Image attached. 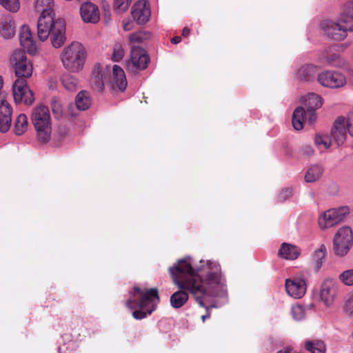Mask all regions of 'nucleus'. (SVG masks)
I'll return each instance as SVG.
<instances>
[{"instance_id": "1", "label": "nucleus", "mask_w": 353, "mask_h": 353, "mask_svg": "<svg viewBox=\"0 0 353 353\" xmlns=\"http://www.w3.org/2000/svg\"><path fill=\"white\" fill-rule=\"evenodd\" d=\"M201 265L193 268L190 257L178 260L176 265L169 268L173 283L179 289L187 290L198 304L205 307L204 296H214L216 288L221 283L220 265L212 261H201Z\"/></svg>"}, {"instance_id": "2", "label": "nucleus", "mask_w": 353, "mask_h": 353, "mask_svg": "<svg viewBox=\"0 0 353 353\" xmlns=\"http://www.w3.org/2000/svg\"><path fill=\"white\" fill-rule=\"evenodd\" d=\"M159 301V297L157 289L151 288L148 290L134 287L125 305L130 309L139 307V310H134L132 312V316L134 319L141 320L151 314L155 310Z\"/></svg>"}, {"instance_id": "3", "label": "nucleus", "mask_w": 353, "mask_h": 353, "mask_svg": "<svg viewBox=\"0 0 353 353\" xmlns=\"http://www.w3.org/2000/svg\"><path fill=\"white\" fill-rule=\"evenodd\" d=\"M86 57L85 47L78 41H73L63 48L60 59L66 70L76 73L83 70Z\"/></svg>"}, {"instance_id": "4", "label": "nucleus", "mask_w": 353, "mask_h": 353, "mask_svg": "<svg viewBox=\"0 0 353 353\" xmlns=\"http://www.w3.org/2000/svg\"><path fill=\"white\" fill-rule=\"evenodd\" d=\"M30 119L36 132L37 141L41 143L49 142L52 134V121L48 108L43 105L34 107Z\"/></svg>"}, {"instance_id": "5", "label": "nucleus", "mask_w": 353, "mask_h": 353, "mask_svg": "<svg viewBox=\"0 0 353 353\" xmlns=\"http://www.w3.org/2000/svg\"><path fill=\"white\" fill-rule=\"evenodd\" d=\"M353 246V230L348 225L339 228L332 238V250L335 255L345 256Z\"/></svg>"}, {"instance_id": "6", "label": "nucleus", "mask_w": 353, "mask_h": 353, "mask_svg": "<svg viewBox=\"0 0 353 353\" xmlns=\"http://www.w3.org/2000/svg\"><path fill=\"white\" fill-rule=\"evenodd\" d=\"M315 79L321 86L332 90L343 89L348 83L347 77L336 70H321L318 72Z\"/></svg>"}, {"instance_id": "7", "label": "nucleus", "mask_w": 353, "mask_h": 353, "mask_svg": "<svg viewBox=\"0 0 353 353\" xmlns=\"http://www.w3.org/2000/svg\"><path fill=\"white\" fill-rule=\"evenodd\" d=\"M349 214L350 209L347 206L330 208L320 213L318 226L321 230L325 231L343 222Z\"/></svg>"}, {"instance_id": "8", "label": "nucleus", "mask_w": 353, "mask_h": 353, "mask_svg": "<svg viewBox=\"0 0 353 353\" xmlns=\"http://www.w3.org/2000/svg\"><path fill=\"white\" fill-rule=\"evenodd\" d=\"M46 35L43 37L40 33V28L37 26L38 37L41 41H46L50 37L51 43L53 47L58 48L61 47L65 41V22L63 19L58 18L52 20L47 25Z\"/></svg>"}, {"instance_id": "9", "label": "nucleus", "mask_w": 353, "mask_h": 353, "mask_svg": "<svg viewBox=\"0 0 353 353\" xmlns=\"http://www.w3.org/2000/svg\"><path fill=\"white\" fill-rule=\"evenodd\" d=\"M34 9L37 12H40L38 19L37 26L40 28V33L43 37L46 34L47 25L52 20L56 19L54 12V0H35Z\"/></svg>"}, {"instance_id": "10", "label": "nucleus", "mask_w": 353, "mask_h": 353, "mask_svg": "<svg viewBox=\"0 0 353 353\" xmlns=\"http://www.w3.org/2000/svg\"><path fill=\"white\" fill-rule=\"evenodd\" d=\"M15 74L18 78H29L32 74L33 68L32 63L26 58L24 51L15 50L10 57Z\"/></svg>"}, {"instance_id": "11", "label": "nucleus", "mask_w": 353, "mask_h": 353, "mask_svg": "<svg viewBox=\"0 0 353 353\" xmlns=\"http://www.w3.org/2000/svg\"><path fill=\"white\" fill-rule=\"evenodd\" d=\"M150 61L146 52L141 48L136 46H132L130 59L126 63V68L129 72L136 73L139 70L145 69Z\"/></svg>"}, {"instance_id": "12", "label": "nucleus", "mask_w": 353, "mask_h": 353, "mask_svg": "<svg viewBox=\"0 0 353 353\" xmlns=\"http://www.w3.org/2000/svg\"><path fill=\"white\" fill-rule=\"evenodd\" d=\"M12 92L16 103H23L30 105L34 101V94L24 79L17 78L12 85Z\"/></svg>"}, {"instance_id": "13", "label": "nucleus", "mask_w": 353, "mask_h": 353, "mask_svg": "<svg viewBox=\"0 0 353 353\" xmlns=\"http://www.w3.org/2000/svg\"><path fill=\"white\" fill-rule=\"evenodd\" d=\"M319 26L321 31L330 39L340 41L344 40L347 36L344 30L345 28L341 26L337 21L323 20Z\"/></svg>"}, {"instance_id": "14", "label": "nucleus", "mask_w": 353, "mask_h": 353, "mask_svg": "<svg viewBox=\"0 0 353 353\" xmlns=\"http://www.w3.org/2000/svg\"><path fill=\"white\" fill-rule=\"evenodd\" d=\"M347 125L345 116H338L333 121L330 135L333 141V144L341 146L347 139Z\"/></svg>"}, {"instance_id": "15", "label": "nucleus", "mask_w": 353, "mask_h": 353, "mask_svg": "<svg viewBox=\"0 0 353 353\" xmlns=\"http://www.w3.org/2000/svg\"><path fill=\"white\" fill-rule=\"evenodd\" d=\"M321 301L326 307H330L337 294V284L332 279H325L321 284L319 290Z\"/></svg>"}, {"instance_id": "16", "label": "nucleus", "mask_w": 353, "mask_h": 353, "mask_svg": "<svg viewBox=\"0 0 353 353\" xmlns=\"http://www.w3.org/2000/svg\"><path fill=\"white\" fill-rule=\"evenodd\" d=\"M131 15L138 24L146 23L151 15L150 4L145 0L137 1L132 8Z\"/></svg>"}, {"instance_id": "17", "label": "nucleus", "mask_w": 353, "mask_h": 353, "mask_svg": "<svg viewBox=\"0 0 353 353\" xmlns=\"http://www.w3.org/2000/svg\"><path fill=\"white\" fill-rule=\"evenodd\" d=\"M80 6L79 12L83 22L97 23L100 20V12L97 5L84 1Z\"/></svg>"}, {"instance_id": "18", "label": "nucleus", "mask_w": 353, "mask_h": 353, "mask_svg": "<svg viewBox=\"0 0 353 353\" xmlns=\"http://www.w3.org/2000/svg\"><path fill=\"white\" fill-rule=\"evenodd\" d=\"M285 289L288 294L295 299L301 298L306 292V281L297 279L294 280L286 279Z\"/></svg>"}, {"instance_id": "19", "label": "nucleus", "mask_w": 353, "mask_h": 353, "mask_svg": "<svg viewBox=\"0 0 353 353\" xmlns=\"http://www.w3.org/2000/svg\"><path fill=\"white\" fill-rule=\"evenodd\" d=\"M127 85L128 82L123 70L121 67L114 65L112 68V77L110 81L111 89L114 91L123 92Z\"/></svg>"}, {"instance_id": "20", "label": "nucleus", "mask_w": 353, "mask_h": 353, "mask_svg": "<svg viewBox=\"0 0 353 353\" xmlns=\"http://www.w3.org/2000/svg\"><path fill=\"white\" fill-rule=\"evenodd\" d=\"M327 248L324 244H321L314 250L310 261V270L314 273H319L322 269L326 260Z\"/></svg>"}, {"instance_id": "21", "label": "nucleus", "mask_w": 353, "mask_h": 353, "mask_svg": "<svg viewBox=\"0 0 353 353\" xmlns=\"http://www.w3.org/2000/svg\"><path fill=\"white\" fill-rule=\"evenodd\" d=\"M0 103V132H6L11 126L12 110L6 100H2Z\"/></svg>"}, {"instance_id": "22", "label": "nucleus", "mask_w": 353, "mask_h": 353, "mask_svg": "<svg viewBox=\"0 0 353 353\" xmlns=\"http://www.w3.org/2000/svg\"><path fill=\"white\" fill-rule=\"evenodd\" d=\"M19 40L21 46L24 50H26L29 54H36L37 47L34 41L32 40V34L28 26H22L19 33Z\"/></svg>"}, {"instance_id": "23", "label": "nucleus", "mask_w": 353, "mask_h": 353, "mask_svg": "<svg viewBox=\"0 0 353 353\" xmlns=\"http://www.w3.org/2000/svg\"><path fill=\"white\" fill-rule=\"evenodd\" d=\"M301 254V249L295 245L282 243L278 251V256L285 260H295Z\"/></svg>"}, {"instance_id": "24", "label": "nucleus", "mask_w": 353, "mask_h": 353, "mask_svg": "<svg viewBox=\"0 0 353 353\" xmlns=\"http://www.w3.org/2000/svg\"><path fill=\"white\" fill-rule=\"evenodd\" d=\"M106 72L100 65L94 67L92 72V77L90 80V84L96 91L101 92L104 87V79L106 78Z\"/></svg>"}, {"instance_id": "25", "label": "nucleus", "mask_w": 353, "mask_h": 353, "mask_svg": "<svg viewBox=\"0 0 353 353\" xmlns=\"http://www.w3.org/2000/svg\"><path fill=\"white\" fill-rule=\"evenodd\" d=\"M0 32L2 37L6 39H10L14 35V22L11 16H5L1 19Z\"/></svg>"}, {"instance_id": "26", "label": "nucleus", "mask_w": 353, "mask_h": 353, "mask_svg": "<svg viewBox=\"0 0 353 353\" xmlns=\"http://www.w3.org/2000/svg\"><path fill=\"white\" fill-rule=\"evenodd\" d=\"M187 290H181L175 292L170 296V305L175 309H179L183 307L188 301L189 296L187 293Z\"/></svg>"}, {"instance_id": "27", "label": "nucleus", "mask_w": 353, "mask_h": 353, "mask_svg": "<svg viewBox=\"0 0 353 353\" xmlns=\"http://www.w3.org/2000/svg\"><path fill=\"white\" fill-rule=\"evenodd\" d=\"M314 143L319 150L324 151L331 147L332 144H333V141L330 135L328 136L326 134L318 132L314 137Z\"/></svg>"}, {"instance_id": "28", "label": "nucleus", "mask_w": 353, "mask_h": 353, "mask_svg": "<svg viewBox=\"0 0 353 353\" xmlns=\"http://www.w3.org/2000/svg\"><path fill=\"white\" fill-rule=\"evenodd\" d=\"M305 121V111L302 107L296 108L292 114V124L294 130H301L303 128Z\"/></svg>"}, {"instance_id": "29", "label": "nucleus", "mask_w": 353, "mask_h": 353, "mask_svg": "<svg viewBox=\"0 0 353 353\" xmlns=\"http://www.w3.org/2000/svg\"><path fill=\"white\" fill-rule=\"evenodd\" d=\"M325 60L330 65L343 70L350 64L347 60L336 54L327 55Z\"/></svg>"}, {"instance_id": "30", "label": "nucleus", "mask_w": 353, "mask_h": 353, "mask_svg": "<svg viewBox=\"0 0 353 353\" xmlns=\"http://www.w3.org/2000/svg\"><path fill=\"white\" fill-rule=\"evenodd\" d=\"M76 107L79 110H85L88 109L91 105V99L90 94L86 91H81L76 97Z\"/></svg>"}, {"instance_id": "31", "label": "nucleus", "mask_w": 353, "mask_h": 353, "mask_svg": "<svg viewBox=\"0 0 353 353\" xmlns=\"http://www.w3.org/2000/svg\"><path fill=\"white\" fill-rule=\"evenodd\" d=\"M28 128V117L25 114H20L14 121V131L15 134H23Z\"/></svg>"}, {"instance_id": "32", "label": "nucleus", "mask_w": 353, "mask_h": 353, "mask_svg": "<svg viewBox=\"0 0 353 353\" xmlns=\"http://www.w3.org/2000/svg\"><path fill=\"white\" fill-rule=\"evenodd\" d=\"M337 21L341 25V26L345 28L344 30L347 34L348 32H353V17L350 14V13H347L345 10V7L343 8V11Z\"/></svg>"}, {"instance_id": "33", "label": "nucleus", "mask_w": 353, "mask_h": 353, "mask_svg": "<svg viewBox=\"0 0 353 353\" xmlns=\"http://www.w3.org/2000/svg\"><path fill=\"white\" fill-rule=\"evenodd\" d=\"M61 82L63 87L68 91L74 92L77 90L79 81L72 75L65 74L61 78Z\"/></svg>"}, {"instance_id": "34", "label": "nucleus", "mask_w": 353, "mask_h": 353, "mask_svg": "<svg viewBox=\"0 0 353 353\" xmlns=\"http://www.w3.org/2000/svg\"><path fill=\"white\" fill-rule=\"evenodd\" d=\"M0 4L11 12H17L20 8L19 0H0Z\"/></svg>"}, {"instance_id": "35", "label": "nucleus", "mask_w": 353, "mask_h": 353, "mask_svg": "<svg viewBox=\"0 0 353 353\" xmlns=\"http://www.w3.org/2000/svg\"><path fill=\"white\" fill-rule=\"evenodd\" d=\"M324 103L321 95L316 93H310V111L320 109Z\"/></svg>"}, {"instance_id": "36", "label": "nucleus", "mask_w": 353, "mask_h": 353, "mask_svg": "<svg viewBox=\"0 0 353 353\" xmlns=\"http://www.w3.org/2000/svg\"><path fill=\"white\" fill-rule=\"evenodd\" d=\"M132 2V0H114L113 8L118 13L126 12Z\"/></svg>"}, {"instance_id": "37", "label": "nucleus", "mask_w": 353, "mask_h": 353, "mask_svg": "<svg viewBox=\"0 0 353 353\" xmlns=\"http://www.w3.org/2000/svg\"><path fill=\"white\" fill-rule=\"evenodd\" d=\"M310 353H325L323 341L319 339H313L310 341Z\"/></svg>"}, {"instance_id": "38", "label": "nucleus", "mask_w": 353, "mask_h": 353, "mask_svg": "<svg viewBox=\"0 0 353 353\" xmlns=\"http://www.w3.org/2000/svg\"><path fill=\"white\" fill-rule=\"evenodd\" d=\"M323 173V168L321 165L314 164L310 167V183L318 181Z\"/></svg>"}, {"instance_id": "39", "label": "nucleus", "mask_w": 353, "mask_h": 353, "mask_svg": "<svg viewBox=\"0 0 353 353\" xmlns=\"http://www.w3.org/2000/svg\"><path fill=\"white\" fill-rule=\"evenodd\" d=\"M339 279L345 285H353V269L343 271Z\"/></svg>"}, {"instance_id": "40", "label": "nucleus", "mask_w": 353, "mask_h": 353, "mask_svg": "<svg viewBox=\"0 0 353 353\" xmlns=\"http://www.w3.org/2000/svg\"><path fill=\"white\" fill-rule=\"evenodd\" d=\"M124 56V50L121 43H116L113 48V52L112 54V59L118 62L121 61Z\"/></svg>"}, {"instance_id": "41", "label": "nucleus", "mask_w": 353, "mask_h": 353, "mask_svg": "<svg viewBox=\"0 0 353 353\" xmlns=\"http://www.w3.org/2000/svg\"><path fill=\"white\" fill-rule=\"evenodd\" d=\"M292 316L296 320H302L305 317V311L300 305H296L291 309Z\"/></svg>"}, {"instance_id": "42", "label": "nucleus", "mask_w": 353, "mask_h": 353, "mask_svg": "<svg viewBox=\"0 0 353 353\" xmlns=\"http://www.w3.org/2000/svg\"><path fill=\"white\" fill-rule=\"evenodd\" d=\"M50 106L52 112L57 115L60 116L62 114V106L59 99L57 97H53L50 101Z\"/></svg>"}, {"instance_id": "43", "label": "nucleus", "mask_w": 353, "mask_h": 353, "mask_svg": "<svg viewBox=\"0 0 353 353\" xmlns=\"http://www.w3.org/2000/svg\"><path fill=\"white\" fill-rule=\"evenodd\" d=\"M343 310L347 314H353V292L347 295L345 301Z\"/></svg>"}, {"instance_id": "44", "label": "nucleus", "mask_w": 353, "mask_h": 353, "mask_svg": "<svg viewBox=\"0 0 353 353\" xmlns=\"http://www.w3.org/2000/svg\"><path fill=\"white\" fill-rule=\"evenodd\" d=\"M347 132L353 137V109L350 110L345 117Z\"/></svg>"}, {"instance_id": "45", "label": "nucleus", "mask_w": 353, "mask_h": 353, "mask_svg": "<svg viewBox=\"0 0 353 353\" xmlns=\"http://www.w3.org/2000/svg\"><path fill=\"white\" fill-rule=\"evenodd\" d=\"M145 33L139 32H134L130 35V40L131 42L134 43H141L145 39Z\"/></svg>"}, {"instance_id": "46", "label": "nucleus", "mask_w": 353, "mask_h": 353, "mask_svg": "<svg viewBox=\"0 0 353 353\" xmlns=\"http://www.w3.org/2000/svg\"><path fill=\"white\" fill-rule=\"evenodd\" d=\"M308 67L307 65L301 67L297 72L296 77L300 81L305 80L308 76Z\"/></svg>"}, {"instance_id": "47", "label": "nucleus", "mask_w": 353, "mask_h": 353, "mask_svg": "<svg viewBox=\"0 0 353 353\" xmlns=\"http://www.w3.org/2000/svg\"><path fill=\"white\" fill-rule=\"evenodd\" d=\"M292 195V190L289 188L283 189L279 195V199L280 201H283L290 198Z\"/></svg>"}, {"instance_id": "48", "label": "nucleus", "mask_w": 353, "mask_h": 353, "mask_svg": "<svg viewBox=\"0 0 353 353\" xmlns=\"http://www.w3.org/2000/svg\"><path fill=\"white\" fill-rule=\"evenodd\" d=\"M122 26L125 31H130L132 30L134 24L129 19H124L122 22Z\"/></svg>"}, {"instance_id": "49", "label": "nucleus", "mask_w": 353, "mask_h": 353, "mask_svg": "<svg viewBox=\"0 0 353 353\" xmlns=\"http://www.w3.org/2000/svg\"><path fill=\"white\" fill-rule=\"evenodd\" d=\"M347 74L348 81H350L353 85V67L351 66L350 63L348 65V67L345 69Z\"/></svg>"}, {"instance_id": "50", "label": "nucleus", "mask_w": 353, "mask_h": 353, "mask_svg": "<svg viewBox=\"0 0 353 353\" xmlns=\"http://www.w3.org/2000/svg\"><path fill=\"white\" fill-rule=\"evenodd\" d=\"M345 10L353 17V1H348L345 5Z\"/></svg>"}, {"instance_id": "51", "label": "nucleus", "mask_w": 353, "mask_h": 353, "mask_svg": "<svg viewBox=\"0 0 353 353\" xmlns=\"http://www.w3.org/2000/svg\"><path fill=\"white\" fill-rule=\"evenodd\" d=\"M318 119V114L316 112V110L310 111V124L316 122Z\"/></svg>"}, {"instance_id": "52", "label": "nucleus", "mask_w": 353, "mask_h": 353, "mask_svg": "<svg viewBox=\"0 0 353 353\" xmlns=\"http://www.w3.org/2000/svg\"><path fill=\"white\" fill-rule=\"evenodd\" d=\"M3 84V79H2L1 77H0V101H1L2 100H6L5 94H3V92H1Z\"/></svg>"}, {"instance_id": "53", "label": "nucleus", "mask_w": 353, "mask_h": 353, "mask_svg": "<svg viewBox=\"0 0 353 353\" xmlns=\"http://www.w3.org/2000/svg\"><path fill=\"white\" fill-rule=\"evenodd\" d=\"M181 41V38L180 37H179V36L174 37L171 39V42L173 44H177V43H180Z\"/></svg>"}, {"instance_id": "54", "label": "nucleus", "mask_w": 353, "mask_h": 353, "mask_svg": "<svg viewBox=\"0 0 353 353\" xmlns=\"http://www.w3.org/2000/svg\"><path fill=\"white\" fill-rule=\"evenodd\" d=\"M210 312H209V308L207 307L206 308V314L205 315H203L201 316V319H202L203 322H205L206 319H210Z\"/></svg>"}, {"instance_id": "55", "label": "nucleus", "mask_w": 353, "mask_h": 353, "mask_svg": "<svg viewBox=\"0 0 353 353\" xmlns=\"http://www.w3.org/2000/svg\"><path fill=\"white\" fill-rule=\"evenodd\" d=\"M292 351V348L290 347H286L279 351H278L276 353H290Z\"/></svg>"}, {"instance_id": "56", "label": "nucleus", "mask_w": 353, "mask_h": 353, "mask_svg": "<svg viewBox=\"0 0 353 353\" xmlns=\"http://www.w3.org/2000/svg\"><path fill=\"white\" fill-rule=\"evenodd\" d=\"M190 29L188 28L185 27L183 29L182 35L183 37H188L190 34Z\"/></svg>"}, {"instance_id": "57", "label": "nucleus", "mask_w": 353, "mask_h": 353, "mask_svg": "<svg viewBox=\"0 0 353 353\" xmlns=\"http://www.w3.org/2000/svg\"><path fill=\"white\" fill-rule=\"evenodd\" d=\"M305 181L308 183L309 182V170H307L306 172H305Z\"/></svg>"}, {"instance_id": "58", "label": "nucleus", "mask_w": 353, "mask_h": 353, "mask_svg": "<svg viewBox=\"0 0 353 353\" xmlns=\"http://www.w3.org/2000/svg\"><path fill=\"white\" fill-rule=\"evenodd\" d=\"M72 108H73V107H72V105H70V106L68 107V110L70 111V114H71L72 116H74V115H75L76 114L72 112V110H71L72 109Z\"/></svg>"}, {"instance_id": "59", "label": "nucleus", "mask_w": 353, "mask_h": 353, "mask_svg": "<svg viewBox=\"0 0 353 353\" xmlns=\"http://www.w3.org/2000/svg\"><path fill=\"white\" fill-rule=\"evenodd\" d=\"M305 347L307 350H309V341L305 342Z\"/></svg>"}, {"instance_id": "60", "label": "nucleus", "mask_w": 353, "mask_h": 353, "mask_svg": "<svg viewBox=\"0 0 353 353\" xmlns=\"http://www.w3.org/2000/svg\"><path fill=\"white\" fill-rule=\"evenodd\" d=\"M110 12H105V17L110 19Z\"/></svg>"}]
</instances>
